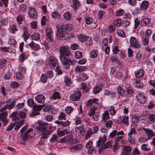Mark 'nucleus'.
<instances>
[{
  "instance_id": "680f3d73",
  "label": "nucleus",
  "mask_w": 155,
  "mask_h": 155,
  "mask_svg": "<svg viewBox=\"0 0 155 155\" xmlns=\"http://www.w3.org/2000/svg\"><path fill=\"white\" fill-rule=\"evenodd\" d=\"M19 84L15 81H13L10 84V86L12 88H16L19 86Z\"/></svg>"
},
{
  "instance_id": "c03bdc74",
  "label": "nucleus",
  "mask_w": 155,
  "mask_h": 155,
  "mask_svg": "<svg viewBox=\"0 0 155 155\" xmlns=\"http://www.w3.org/2000/svg\"><path fill=\"white\" fill-rule=\"evenodd\" d=\"M98 54V51L97 50H94L90 52V57L95 58L97 57Z\"/></svg>"
},
{
  "instance_id": "13d9d810",
  "label": "nucleus",
  "mask_w": 155,
  "mask_h": 155,
  "mask_svg": "<svg viewBox=\"0 0 155 155\" xmlns=\"http://www.w3.org/2000/svg\"><path fill=\"white\" fill-rule=\"evenodd\" d=\"M75 54L76 58L80 59L82 57V53L81 51H77L75 52Z\"/></svg>"
},
{
  "instance_id": "2f4dec72",
  "label": "nucleus",
  "mask_w": 155,
  "mask_h": 155,
  "mask_svg": "<svg viewBox=\"0 0 155 155\" xmlns=\"http://www.w3.org/2000/svg\"><path fill=\"white\" fill-rule=\"evenodd\" d=\"M106 138L105 137H100L98 140V141L97 142V146L98 147H99L100 146L101 147L102 146L103 144H104L106 141Z\"/></svg>"
},
{
  "instance_id": "bb28decb",
  "label": "nucleus",
  "mask_w": 155,
  "mask_h": 155,
  "mask_svg": "<svg viewBox=\"0 0 155 155\" xmlns=\"http://www.w3.org/2000/svg\"><path fill=\"white\" fill-rule=\"evenodd\" d=\"M62 30H64L65 31H68L72 28V26L71 24H63L62 25L61 28Z\"/></svg>"
},
{
  "instance_id": "e2e57ef3",
  "label": "nucleus",
  "mask_w": 155,
  "mask_h": 155,
  "mask_svg": "<svg viewBox=\"0 0 155 155\" xmlns=\"http://www.w3.org/2000/svg\"><path fill=\"white\" fill-rule=\"evenodd\" d=\"M48 20L47 18V17L46 16H43L42 17L41 21V24L42 25L44 26L45 25V23Z\"/></svg>"
},
{
  "instance_id": "9d476101",
  "label": "nucleus",
  "mask_w": 155,
  "mask_h": 155,
  "mask_svg": "<svg viewBox=\"0 0 155 155\" xmlns=\"http://www.w3.org/2000/svg\"><path fill=\"white\" fill-rule=\"evenodd\" d=\"M28 12L29 13V16L31 18L35 19L37 17L36 12L35 9L32 7H29Z\"/></svg>"
},
{
  "instance_id": "f3484780",
  "label": "nucleus",
  "mask_w": 155,
  "mask_h": 155,
  "mask_svg": "<svg viewBox=\"0 0 155 155\" xmlns=\"http://www.w3.org/2000/svg\"><path fill=\"white\" fill-rule=\"evenodd\" d=\"M149 4L148 1L144 0L143 1L140 5V8L142 11H145L147 8Z\"/></svg>"
},
{
  "instance_id": "cd10ccee",
  "label": "nucleus",
  "mask_w": 155,
  "mask_h": 155,
  "mask_svg": "<svg viewBox=\"0 0 155 155\" xmlns=\"http://www.w3.org/2000/svg\"><path fill=\"white\" fill-rule=\"evenodd\" d=\"M50 98L52 100H59L61 98V96L59 92L58 91H54L51 96Z\"/></svg>"
},
{
  "instance_id": "864d4df0",
  "label": "nucleus",
  "mask_w": 155,
  "mask_h": 155,
  "mask_svg": "<svg viewBox=\"0 0 155 155\" xmlns=\"http://www.w3.org/2000/svg\"><path fill=\"white\" fill-rule=\"evenodd\" d=\"M130 23L127 20H125L123 21L121 23V26L123 27H125L130 25Z\"/></svg>"
},
{
  "instance_id": "052dcab7",
  "label": "nucleus",
  "mask_w": 155,
  "mask_h": 155,
  "mask_svg": "<svg viewBox=\"0 0 155 155\" xmlns=\"http://www.w3.org/2000/svg\"><path fill=\"white\" fill-rule=\"evenodd\" d=\"M8 44L11 45H15L17 44V42L15 39L10 38L9 39Z\"/></svg>"
},
{
  "instance_id": "0eeeda50",
  "label": "nucleus",
  "mask_w": 155,
  "mask_h": 155,
  "mask_svg": "<svg viewBox=\"0 0 155 155\" xmlns=\"http://www.w3.org/2000/svg\"><path fill=\"white\" fill-rule=\"evenodd\" d=\"M46 34V39L49 42H52L53 41V38L52 35V31L49 28H47L45 31Z\"/></svg>"
},
{
  "instance_id": "ddd939ff",
  "label": "nucleus",
  "mask_w": 155,
  "mask_h": 155,
  "mask_svg": "<svg viewBox=\"0 0 155 155\" xmlns=\"http://www.w3.org/2000/svg\"><path fill=\"white\" fill-rule=\"evenodd\" d=\"M137 99L141 103H144L146 101L145 97L143 93L138 92L136 96Z\"/></svg>"
},
{
  "instance_id": "7c9ffc66",
  "label": "nucleus",
  "mask_w": 155,
  "mask_h": 155,
  "mask_svg": "<svg viewBox=\"0 0 155 155\" xmlns=\"http://www.w3.org/2000/svg\"><path fill=\"white\" fill-rule=\"evenodd\" d=\"M81 85V89L83 90L84 92L86 93L89 91L90 86L89 84H87L84 83H82Z\"/></svg>"
},
{
  "instance_id": "69168bd1",
  "label": "nucleus",
  "mask_w": 155,
  "mask_h": 155,
  "mask_svg": "<svg viewBox=\"0 0 155 155\" xmlns=\"http://www.w3.org/2000/svg\"><path fill=\"white\" fill-rule=\"evenodd\" d=\"M66 114L63 112H61L58 117V119L60 120H65Z\"/></svg>"
},
{
  "instance_id": "6ab92c4d",
  "label": "nucleus",
  "mask_w": 155,
  "mask_h": 155,
  "mask_svg": "<svg viewBox=\"0 0 155 155\" xmlns=\"http://www.w3.org/2000/svg\"><path fill=\"white\" fill-rule=\"evenodd\" d=\"M113 143L112 141H108L103 145L101 146L99 148V150H100L101 151H102L103 149H106L108 148H111L113 144Z\"/></svg>"
},
{
  "instance_id": "79ce46f5",
  "label": "nucleus",
  "mask_w": 155,
  "mask_h": 155,
  "mask_svg": "<svg viewBox=\"0 0 155 155\" xmlns=\"http://www.w3.org/2000/svg\"><path fill=\"white\" fill-rule=\"evenodd\" d=\"M64 82L66 85L67 86H69L70 84H71L70 78L68 76H64Z\"/></svg>"
},
{
  "instance_id": "0e129e2a",
  "label": "nucleus",
  "mask_w": 155,
  "mask_h": 155,
  "mask_svg": "<svg viewBox=\"0 0 155 155\" xmlns=\"http://www.w3.org/2000/svg\"><path fill=\"white\" fill-rule=\"evenodd\" d=\"M15 126V124L12 123L8 126L6 129V130L8 131H10L13 129Z\"/></svg>"
},
{
  "instance_id": "393cba45",
  "label": "nucleus",
  "mask_w": 155,
  "mask_h": 155,
  "mask_svg": "<svg viewBox=\"0 0 155 155\" xmlns=\"http://www.w3.org/2000/svg\"><path fill=\"white\" fill-rule=\"evenodd\" d=\"M18 115V112L15 111L13 112L9 116L10 118L12 119V120H14L16 122L19 121V118L17 116Z\"/></svg>"
},
{
  "instance_id": "4be33fe9",
  "label": "nucleus",
  "mask_w": 155,
  "mask_h": 155,
  "mask_svg": "<svg viewBox=\"0 0 155 155\" xmlns=\"http://www.w3.org/2000/svg\"><path fill=\"white\" fill-rule=\"evenodd\" d=\"M134 73L135 77L138 78L142 77L143 75L144 71L142 69H140L136 70Z\"/></svg>"
},
{
  "instance_id": "5fc2aeb1",
  "label": "nucleus",
  "mask_w": 155,
  "mask_h": 155,
  "mask_svg": "<svg viewBox=\"0 0 155 155\" xmlns=\"http://www.w3.org/2000/svg\"><path fill=\"white\" fill-rule=\"evenodd\" d=\"M63 16L65 19L68 20L71 18V15L68 12L65 13L63 15Z\"/></svg>"
},
{
  "instance_id": "ea45409f",
  "label": "nucleus",
  "mask_w": 155,
  "mask_h": 155,
  "mask_svg": "<svg viewBox=\"0 0 155 155\" xmlns=\"http://www.w3.org/2000/svg\"><path fill=\"white\" fill-rule=\"evenodd\" d=\"M79 77L80 80L82 81H84L87 79L88 76L86 73H83L79 74Z\"/></svg>"
},
{
  "instance_id": "f257e3e1",
  "label": "nucleus",
  "mask_w": 155,
  "mask_h": 155,
  "mask_svg": "<svg viewBox=\"0 0 155 155\" xmlns=\"http://www.w3.org/2000/svg\"><path fill=\"white\" fill-rule=\"evenodd\" d=\"M60 54L59 58L62 64L64 65V68L69 69L70 68V64L71 65L74 64L75 61L74 60L70 59H68L65 56L67 57L71 55V53L69 48H68L67 46H61L59 48Z\"/></svg>"
},
{
  "instance_id": "09e8293b",
  "label": "nucleus",
  "mask_w": 155,
  "mask_h": 155,
  "mask_svg": "<svg viewBox=\"0 0 155 155\" xmlns=\"http://www.w3.org/2000/svg\"><path fill=\"white\" fill-rule=\"evenodd\" d=\"M27 103L28 106L31 107H32L35 105L33 100L31 98H29L28 100Z\"/></svg>"
},
{
  "instance_id": "c756f323",
  "label": "nucleus",
  "mask_w": 155,
  "mask_h": 155,
  "mask_svg": "<svg viewBox=\"0 0 155 155\" xmlns=\"http://www.w3.org/2000/svg\"><path fill=\"white\" fill-rule=\"evenodd\" d=\"M116 89L117 93L119 96H124L125 95V91L121 86H117Z\"/></svg>"
},
{
  "instance_id": "bf43d9fd",
  "label": "nucleus",
  "mask_w": 155,
  "mask_h": 155,
  "mask_svg": "<svg viewBox=\"0 0 155 155\" xmlns=\"http://www.w3.org/2000/svg\"><path fill=\"white\" fill-rule=\"evenodd\" d=\"M7 61L6 60L3 59L0 60V68H3L5 65Z\"/></svg>"
},
{
  "instance_id": "603ef678",
  "label": "nucleus",
  "mask_w": 155,
  "mask_h": 155,
  "mask_svg": "<svg viewBox=\"0 0 155 155\" xmlns=\"http://www.w3.org/2000/svg\"><path fill=\"white\" fill-rule=\"evenodd\" d=\"M33 110V111L32 112H30L29 113V115L30 117L35 116L40 114L39 112L37 111L34 110Z\"/></svg>"
},
{
  "instance_id": "b1692460",
  "label": "nucleus",
  "mask_w": 155,
  "mask_h": 155,
  "mask_svg": "<svg viewBox=\"0 0 155 155\" xmlns=\"http://www.w3.org/2000/svg\"><path fill=\"white\" fill-rule=\"evenodd\" d=\"M28 45L34 51H37L39 49V45L34 43L33 41H31L30 43L28 44Z\"/></svg>"
},
{
  "instance_id": "5701e85b",
  "label": "nucleus",
  "mask_w": 155,
  "mask_h": 155,
  "mask_svg": "<svg viewBox=\"0 0 155 155\" xmlns=\"http://www.w3.org/2000/svg\"><path fill=\"white\" fill-rule=\"evenodd\" d=\"M131 150V148L129 146H126L120 155H129Z\"/></svg>"
},
{
  "instance_id": "2eb2a0df",
  "label": "nucleus",
  "mask_w": 155,
  "mask_h": 155,
  "mask_svg": "<svg viewBox=\"0 0 155 155\" xmlns=\"http://www.w3.org/2000/svg\"><path fill=\"white\" fill-rule=\"evenodd\" d=\"M16 101H14L9 104H6L5 106L3 107L0 110V111L2 112L7 109L10 110L13 109L16 105Z\"/></svg>"
},
{
  "instance_id": "f03ea898",
  "label": "nucleus",
  "mask_w": 155,
  "mask_h": 155,
  "mask_svg": "<svg viewBox=\"0 0 155 155\" xmlns=\"http://www.w3.org/2000/svg\"><path fill=\"white\" fill-rule=\"evenodd\" d=\"M38 125L36 127L38 132L41 134V139H45L48 138L52 133V130L48 126L47 122L38 121Z\"/></svg>"
},
{
  "instance_id": "20e7f679",
  "label": "nucleus",
  "mask_w": 155,
  "mask_h": 155,
  "mask_svg": "<svg viewBox=\"0 0 155 155\" xmlns=\"http://www.w3.org/2000/svg\"><path fill=\"white\" fill-rule=\"evenodd\" d=\"M77 37L79 40L81 42L84 41H88L89 43L87 44L89 46L91 45L92 43V40L90 37L84 35L80 34L77 36Z\"/></svg>"
},
{
  "instance_id": "a878e982",
  "label": "nucleus",
  "mask_w": 155,
  "mask_h": 155,
  "mask_svg": "<svg viewBox=\"0 0 155 155\" xmlns=\"http://www.w3.org/2000/svg\"><path fill=\"white\" fill-rule=\"evenodd\" d=\"M126 92L127 93V95L131 96L134 93L135 90L131 87L129 86L126 87Z\"/></svg>"
},
{
  "instance_id": "72a5a7b5",
  "label": "nucleus",
  "mask_w": 155,
  "mask_h": 155,
  "mask_svg": "<svg viewBox=\"0 0 155 155\" xmlns=\"http://www.w3.org/2000/svg\"><path fill=\"white\" fill-rule=\"evenodd\" d=\"M129 119V117L124 116L123 117V119L119 121L120 123H123L124 124L128 125L129 124V122L128 120Z\"/></svg>"
},
{
  "instance_id": "a18cd8bd",
  "label": "nucleus",
  "mask_w": 155,
  "mask_h": 155,
  "mask_svg": "<svg viewBox=\"0 0 155 155\" xmlns=\"http://www.w3.org/2000/svg\"><path fill=\"white\" fill-rule=\"evenodd\" d=\"M134 28L136 29L138 26L140 24L141 25V21L135 18L134 21Z\"/></svg>"
},
{
  "instance_id": "58836bf2",
  "label": "nucleus",
  "mask_w": 155,
  "mask_h": 155,
  "mask_svg": "<svg viewBox=\"0 0 155 155\" xmlns=\"http://www.w3.org/2000/svg\"><path fill=\"white\" fill-rule=\"evenodd\" d=\"M44 105H35L33 107L32 110H34L37 111L39 112L41 111L44 107Z\"/></svg>"
},
{
  "instance_id": "412c9836",
  "label": "nucleus",
  "mask_w": 155,
  "mask_h": 155,
  "mask_svg": "<svg viewBox=\"0 0 155 155\" xmlns=\"http://www.w3.org/2000/svg\"><path fill=\"white\" fill-rule=\"evenodd\" d=\"M72 2L73 4L71 5V7L74 8V11L76 12L80 6L79 2L78 0H73Z\"/></svg>"
},
{
  "instance_id": "a19ab883",
  "label": "nucleus",
  "mask_w": 155,
  "mask_h": 155,
  "mask_svg": "<svg viewBox=\"0 0 155 155\" xmlns=\"http://www.w3.org/2000/svg\"><path fill=\"white\" fill-rule=\"evenodd\" d=\"M86 68L84 66H77L75 68V71L76 72H81L86 70Z\"/></svg>"
},
{
  "instance_id": "f8f14e48",
  "label": "nucleus",
  "mask_w": 155,
  "mask_h": 155,
  "mask_svg": "<svg viewBox=\"0 0 155 155\" xmlns=\"http://www.w3.org/2000/svg\"><path fill=\"white\" fill-rule=\"evenodd\" d=\"M67 33V32L64 30H62L60 28L58 30L57 34V37L60 40L63 39L65 37V36Z\"/></svg>"
},
{
  "instance_id": "1a4fd4ad",
  "label": "nucleus",
  "mask_w": 155,
  "mask_h": 155,
  "mask_svg": "<svg viewBox=\"0 0 155 155\" xmlns=\"http://www.w3.org/2000/svg\"><path fill=\"white\" fill-rule=\"evenodd\" d=\"M21 53L19 57L18 60L20 62H22L28 58L29 55V51L26 50Z\"/></svg>"
},
{
  "instance_id": "423d86ee",
  "label": "nucleus",
  "mask_w": 155,
  "mask_h": 155,
  "mask_svg": "<svg viewBox=\"0 0 155 155\" xmlns=\"http://www.w3.org/2000/svg\"><path fill=\"white\" fill-rule=\"evenodd\" d=\"M8 115L6 111H4L0 113V120L4 126L6 125L8 123V120L7 118Z\"/></svg>"
},
{
  "instance_id": "6e6d98bb",
  "label": "nucleus",
  "mask_w": 155,
  "mask_h": 155,
  "mask_svg": "<svg viewBox=\"0 0 155 155\" xmlns=\"http://www.w3.org/2000/svg\"><path fill=\"white\" fill-rule=\"evenodd\" d=\"M118 35L122 38L126 36L125 33L122 30H119L117 31Z\"/></svg>"
},
{
  "instance_id": "473e14b6",
  "label": "nucleus",
  "mask_w": 155,
  "mask_h": 155,
  "mask_svg": "<svg viewBox=\"0 0 155 155\" xmlns=\"http://www.w3.org/2000/svg\"><path fill=\"white\" fill-rule=\"evenodd\" d=\"M109 113L107 110H106L103 114L102 120L104 122H105L109 118Z\"/></svg>"
},
{
  "instance_id": "aec40b11",
  "label": "nucleus",
  "mask_w": 155,
  "mask_h": 155,
  "mask_svg": "<svg viewBox=\"0 0 155 155\" xmlns=\"http://www.w3.org/2000/svg\"><path fill=\"white\" fill-rule=\"evenodd\" d=\"M36 101L39 103L43 104L45 102V97L42 94H39L35 97Z\"/></svg>"
},
{
  "instance_id": "49530a36",
  "label": "nucleus",
  "mask_w": 155,
  "mask_h": 155,
  "mask_svg": "<svg viewBox=\"0 0 155 155\" xmlns=\"http://www.w3.org/2000/svg\"><path fill=\"white\" fill-rule=\"evenodd\" d=\"M122 21L120 19L117 18L114 20V25L119 27L120 25L121 26Z\"/></svg>"
},
{
  "instance_id": "6e6552de",
  "label": "nucleus",
  "mask_w": 155,
  "mask_h": 155,
  "mask_svg": "<svg viewBox=\"0 0 155 155\" xmlns=\"http://www.w3.org/2000/svg\"><path fill=\"white\" fill-rule=\"evenodd\" d=\"M98 98H94L89 100L86 102V106L87 107H90L94 104V107H97L99 104L98 101H99Z\"/></svg>"
},
{
  "instance_id": "7ed1b4c3",
  "label": "nucleus",
  "mask_w": 155,
  "mask_h": 155,
  "mask_svg": "<svg viewBox=\"0 0 155 155\" xmlns=\"http://www.w3.org/2000/svg\"><path fill=\"white\" fill-rule=\"evenodd\" d=\"M130 46L135 48L138 49L141 47L139 40L134 37L132 36L130 37Z\"/></svg>"
},
{
  "instance_id": "e433bc0d",
  "label": "nucleus",
  "mask_w": 155,
  "mask_h": 155,
  "mask_svg": "<svg viewBox=\"0 0 155 155\" xmlns=\"http://www.w3.org/2000/svg\"><path fill=\"white\" fill-rule=\"evenodd\" d=\"M30 37L33 40L38 41L40 39V35L38 33H34L31 35Z\"/></svg>"
},
{
  "instance_id": "9b49d317",
  "label": "nucleus",
  "mask_w": 155,
  "mask_h": 155,
  "mask_svg": "<svg viewBox=\"0 0 155 155\" xmlns=\"http://www.w3.org/2000/svg\"><path fill=\"white\" fill-rule=\"evenodd\" d=\"M151 21V18H145L141 19V27H148Z\"/></svg>"
},
{
  "instance_id": "a211bd4d",
  "label": "nucleus",
  "mask_w": 155,
  "mask_h": 155,
  "mask_svg": "<svg viewBox=\"0 0 155 155\" xmlns=\"http://www.w3.org/2000/svg\"><path fill=\"white\" fill-rule=\"evenodd\" d=\"M57 59L54 57L52 56H50L48 63L49 66L52 68H54L56 65L57 64Z\"/></svg>"
},
{
  "instance_id": "4d7b16f0",
  "label": "nucleus",
  "mask_w": 155,
  "mask_h": 155,
  "mask_svg": "<svg viewBox=\"0 0 155 155\" xmlns=\"http://www.w3.org/2000/svg\"><path fill=\"white\" fill-rule=\"evenodd\" d=\"M73 108L71 106L67 107L65 109V111L67 114H70L72 111L73 110Z\"/></svg>"
},
{
  "instance_id": "774afa93",
  "label": "nucleus",
  "mask_w": 155,
  "mask_h": 155,
  "mask_svg": "<svg viewBox=\"0 0 155 155\" xmlns=\"http://www.w3.org/2000/svg\"><path fill=\"white\" fill-rule=\"evenodd\" d=\"M47 77L46 75L45 74H42L41 77V80L42 83H45L46 82Z\"/></svg>"
},
{
  "instance_id": "39448f33",
  "label": "nucleus",
  "mask_w": 155,
  "mask_h": 155,
  "mask_svg": "<svg viewBox=\"0 0 155 155\" xmlns=\"http://www.w3.org/2000/svg\"><path fill=\"white\" fill-rule=\"evenodd\" d=\"M33 130L32 128H29L26 131L21 133V137L24 141L27 140L31 137V133Z\"/></svg>"
},
{
  "instance_id": "dca6fc26",
  "label": "nucleus",
  "mask_w": 155,
  "mask_h": 155,
  "mask_svg": "<svg viewBox=\"0 0 155 155\" xmlns=\"http://www.w3.org/2000/svg\"><path fill=\"white\" fill-rule=\"evenodd\" d=\"M146 135L148 136V138L150 139L155 136V132L152 130L143 127V128Z\"/></svg>"
},
{
  "instance_id": "de8ad7c7",
  "label": "nucleus",
  "mask_w": 155,
  "mask_h": 155,
  "mask_svg": "<svg viewBox=\"0 0 155 155\" xmlns=\"http://www.w3.org/2000/svg\"><path fill=\"white\" fill-rule=\"evenodd\" d=\"M112 51L113 54L116 55L120 51V50L117 46L114 45L112 47Z\"/></svg>"
},
{
  "instance_id": "338daca9",
  "label": "nucleus",
  "mask_w": 155,
  "mask_h": 155,
  "mask_svg": "<svg viewBox=\"0 0 155 155\" xmlns=\"http://www.w3.org/2000/svg\"><path fill=\"white\" fill-rule=\"evenodd\" d=\"M147 145L145 144H143L141 147V149L145 151H149L150 149L147 147Z\"/></svg>"
},
{
  "instance_id": "8fccbe9b",
  "label": "nucleus",
  "mask_w": 155,
  "mask_h": 155,
  "mask_svg": "<svg viewBox=\"0 0 155 155\" xmlns=\"http://www.w3.org/2000/svg\"><path fill=\"white\" fill-rule=\"evenodd\" d=\"M97 109L96 107H94L93 108L88 112V115L90 117L93 116L95 113V110Z\"/></svg>"
},
{
  "instance_id": "3c124183",
  "label": "nucleus",
  "mask_w": 155,
  "mask_h": 155,
  "mask_svg": "<svg viewBox=\"0 0 155 155\" xmlns=\"http://www.w3.org/2000/svg\"><path fill=\"white\" fill-rule=\"evenodd\" d=\"M124 12L123 10L120 9L116 12L115 15L116 16H122Z\"/></svg>"
},
{
  "instance_id": "37998d69",
  "label": "nucleus",
  "mask_w": 155,
  "mask_h": 155,
  "mask_svg": "<svg viewBox=\"0 0 155 155\" xmlns=\"http://www.w3.org/2000/svg\"><path fill=\"white\" fill-rule=\"evenodd\" d=\"M102 86H95L93 89V92L94 94L98 93L100 91L102 90Z\"/></svg>"
},
{
  "instance_id": "4468645a",
  "label": "nucleus",
  "mask_w": 155,
  "mask_h": 155,
  "mask_svg": "<svg viewBox=\"0 0 155 155\" xmlns=\"http://www.w3.org/2000/svg\"><path fill=\"white\" fill-rule=\"evenodd\" d=\"M81 95L80 91H77L71 95V99L73 101H76L80 97Z\"/></svg>"
},
{
  "instance_id": "4c0bfd02",
  "label": "nucleus",
  "mask_w": 155,
  "mask_h": 155,
  "mask_svg": "<svg viewBox=\"0 0 155 155\" xmlns=\"http://www.w3.org/2000/svg\"><path fill=\"white\" fill-rule=\"evenodd\" d=\"M51 16L54 19H59L61 17V15L56 11L52 12Z\"/></svg>"
},
{
  "instance_id": "f704fd0d",
  "label": "nucleus",
  "mask_w": 155,
  "mask_h": 155,
  "mask_svg": "<svg viewBox=\"0 0 155 155\" xmlns=\"http://www.w3.org/2000/svg\"><path fill=\"white\" fill-rule=\"evenodd\" d=\"M141 41L143 44L145 46L147 45L149 43V38L143 35L141 37Z\"/></svg>"
},
{
  "instance_id": "c9c22d12",
  "label": "nucleus",
  "mask_w": 155,
  "mask_h": 155,
  "mask_svg": "<svg viewBox=\"0 0 155 155\" xmlns=\"http://www.w3.org/2000/svg\"><path fill=\"white\" fill-rule=\"evenodd\" d=\"M9 30L12 33L15 34L16 31H18V29L16 25L15 24H13L9 27Z\"/></svg>"
},
{
  "instance_id": "c85d7f7f",
  "label": "nucleus",
  "mask_w": 155,
  "mask_h": 155,
  "mask_svg": "<svg viewBox=\"0 0 155 155\" xmlns=\"http://www.w3.org/2000/svg\"><path fill=\"white\" fill-rule=\"evenodd\" d=\"M133 84L135 87L139 88H141L143 87V84L139 80H134Z\"/></svg>"
}]
</instances>
